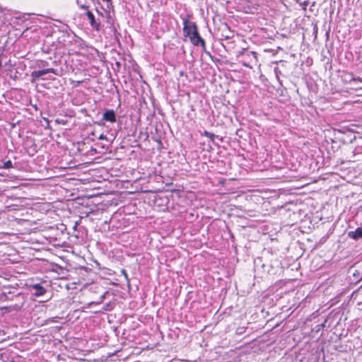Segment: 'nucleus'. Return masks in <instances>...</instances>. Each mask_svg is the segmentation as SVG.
<instances>
[{"label":"nucleus","mask_w":362,"mask_h":362,"mask_svg":"<svg viewBox=\"0 0 362 362\" xmlns=\"http://www.w3.org/2000/svg\"><path fill=\"white\" fill-rule=\"evenodd\" d=\"M190 16L188 15L183 19V35L189 37L190 42L194 46H201L203 52L210 55L206 51L205 40L201 37L197 25L195 22L189 21Z\"/></svg>","instance_id":"1"},{"label":"nucleus","mask_w":362,"mask_h":362,"mask_svg":"<svg viewBox=\"0 0 362 362\" xmlns=\"http://www.w3.org/2000/svg\"><path fill=\"white\" fill-rule=\"evenodd\" d=\"M239 62L245 67L252 68L257 62V53L247 49H243L237 55Z\"/></svg>","instance_id":"2"},{"label":"nucleus","mask_w":362,"mask_h":362,"mask_svg":"<svg viewBox=\"0 0 362 362\" xmlns=\"http://www.w3.org/2000/svg\"><path fill=\"white\" fill-rule=\"evenodd\" d=\"M49 73H53L55 74V69L53 68L49 69H45L42 70H38V71H33L31 73V81L34 82L37 80H39L40 78L45 79V78H42L45 75Z\"/></svg>","instance_id":"3"},{"label":"nucleus","mask_w":362,"mask_h":362,"mask_svg":"<svg viewBox=\"0 0 362 362\" xmlns=\"http://www.w3.org/2000/svg\"><path fill=\"white\" fill-rule=\"evenodd\" d=\"M351 143L354 144L356 145L354 150L353 151V153L354 155L362 153V136H354V138L351 140Z\"/></svg>","instance_id":"4"},{"label":"nucleus","mask_w":362,"mask_h":362,"mask_svg":"<svg viewBox=\"0 0 362 362\" xmlns=\"http://www.w3.org/2000/svg\"><path fill=\"white\" fill-rule=\"evenodd\" d=\"M103 120L114 123L117 120V117L113 110H105L103 115Z\"/></svg>","instance_id":"5"},{"label":"nucleus","mask_w":362,"mask_h":362,"mask_svg":"<svg viewBox=\"0 0 362 362\" xmlns=\"http://www.w3.org/2000/svg\"><path fill=\"white\" fill-rule=\"evenodd\" d=\"M30 288L35 291L33 294L36 297L44 296L47 292V289L40 284H32Z\"/></svg>","instance_id":"6"},{"label":"nucleus","mask_w":362,"mask_h":362,"mask_svg":"<svg viewBox=\"0 0 362 362\" xmlns=\"http://www.w3.org/2000/svg\"><path fill=\"white\" fill-rule=\"evenodd\" d=\"M347 235L349 238L355 240L362 239V228L358 227L355 230L349 231Z\"/></svg>","instance_id":"7"},{"label":"nucleus","mask_w":362,"mask_h":362,"mask_svg":"<svg viewBox=\"0 0 362 362\" xmlns=\"http://www.w3.org/2000/svg\"><path fill=\"white\" fill-rule=\"evenodd\" d=\"M233 33L230 30L228 25L225 24L223 28L222 29L221 40H230L233 38Z\"/></svg>","instance_id":"8"},{"label":"nucleus","mask_w":362,"mask_h":362,"mask_svg":"<svg viewBox=\"0 0 362 362\" xmlns=\"http://www.w3.org/2000/svg\"><path fill=\"white\" fill-rule=\"evenodd\" d=\"M86 15L88 18V19L90 21V24L92 27L93 28H96L97 29H98V27L100 25L99 23H98L95 21V16L93 15V13L90 11H88L86 13Z\"/></svg>","instance_id":"9"},{"label":"nucleus","mask_w":362,"mask_h":362,"mask_svg":"<svg viewBox=\"0 0 362 362\" xmlns=\"http://www.w3.org/2000/svg\"><path fill=\"white\" fill-rule=\"evenodd\" d=\"M202 135L209 137L211 141H214V139L216 137H218V136L215 135L214 133H211L206 130H205L203 133H202Z\"/></svg>","instance_id":"10"},{"label":"nucleus","mask_w":362,"mask_h":362,"mask_svg":"<svg viewBox=\"0 0 362 362\" xmlns=\"http://www.w3.org/2000/svg\"><path fill=\"white\" fill-rule=\"evenodd\" d=\"M107 293V291L103 292V293L102 295H100V297H99V298H98V300L90 302V303H89V304H88V305H92V304H95H95H100V303H103V300H104V298H105V295H106V293Z\"/></svg>","instance_id":"11"},{"label":"nucleus","mask_w":362,"mask_h":362,"mask_svg":"<svg viewBox=\"0 0 362 362\" xmlns=\"http://www.w3.org/2000/svg\"><path fill=\"white\" fill-rule=\"evenodd\" d=\"M274 74L276 75L277 80L280 82L279 75L282 74L281 71L280 70V68L279 66H276L274 69Z\"/></svg>","instance_id":"12"},{"label":"nucleus","mask_w":362,"mask_h":362,"mask_svg":"<svg viewBox=\"0 0 362 362\" xmlns=\"http://www.w3.org/2000/svg\"><path fill=\"white\" fill-rule=\"evenodd\" d=\"M13 168V164H12V162L10 160L6 161L4 163L3 168H4V169H9V168Z\"/></svg>","instance_id":"13"},{"label":"nucleus","mask_w":362,"mask_h":362,"mask_svg":"<svg viewBox=\"0 0 362 362\" xmlns=\"http://www.w3.org/2000/svg\"><path fill=\"white\" fill-rule=\"evenodd\" d=\"M76 4L82 9L88 8V6L86 5L85 4H83V1H81V0H76Z\"/></svg>","instance_id":"14"},{"label":"nucleus","mask_w":362,"mask_h":362,"mask_svg":"<svg viewBox=\"0 0 362 362\" xmlns=\"http://www.w3.org/2000/svg\"><path fill=\"white\" fill-rule=\"evenodd\" d=\"M121 274L124 276V277L125 278V280L129 284V276H128L127 271L125 269H122L121 270Z\"/></svg>","instance_id":"15"},{"label":"nucleus","mask_w":362,"mask_h":362,"mask_svg":"<svg viewBox=\"0 0 362 362\" xmlns=\"http://www.w3.org/2000/svg\"><path fill=\"white\" fill-rule=\"evenodd\" d=\"M33 155H34V154L37 152V150H36V144L33 143Z\"/></svg>","instance_id":"16"},{"label":"nucleus","mask_w":362,"mask_h":362,"mask_svg":"<svg viewBox=\"0 0 362 362\" xmlns=\"http://www.w3.org/2000/svg\"><path fill=\"white\" fill-rule=\"evenodd\" d=\"M109 306H110V304H106L104 307H103V309L105 310H111L110 308H109Z\"/></svg>","instance_id":"17"},{"label":"nucleus","mask_w":362,"mask_h":362,"mask_svg":"<svg viewBox=\"0 0 362 362\" xmlns=\"http://www.w3.org/2000/svg\"><path fill=\"white\" fill-rule=\"evenodd\" d=\"M324 326H325V325H324L323 324L318 325H317V331H319V329H320V328H323V327H324Z\"/></svg>","instance_id":"18"},{"label":"nucleus","mask_w":362,"mask_h":362,"mask_svg":"<svg viewBox=\"0 0 362 362\" xmlns=\"http://www.w3.org/2000/svg\"><path fill=\"white\" fill-rule=\"evenodd\" d=\"M115 65H116V66L119 69V68L120 67V65H121V64H120V63H119V62H117L115 63Z\"/></svg>","instance_id":"19"},{"label":"nucleus","mask_w":362,"mask_h":362,"mask_svg":"<svg viewBox=\"0 0 362 362\" xmlns=\"http://www.w3.org/2000/svg\"><path fill=\"white\" fill-rule=\"evenodd\" d=\"M105 138V136H104L103 134H101L100 136H99V139H104Z\"/></svg>","instance_id":"20"},{"label":"nucleus","mask_w":362,"mask_h":362,"mask_svg":"<svg viewBox=\"0 0 362 362\" xmlns=\"http://www.w3.org/2000/svg\"><path fill=\"white\" fill-rule=\"evenodd\" d=\"M279 63H280V64H281V65H282V66H284V64H285V62H284L281 61Z\"/></svg>","instance_id":"21"}]
</instances>
